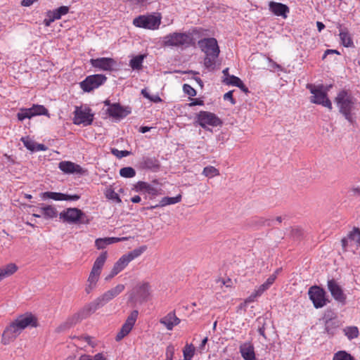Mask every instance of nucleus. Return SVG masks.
<instances>
[{"label": "nucleus", "mask_w": 360, "mask_h": 360, "mask_svg": "<svg viewBox=\"0 0 360 360\" xmlns=\"http://www.w3.org/2000/svg\"><path fill=\"white\" fill-rule=\"evenodd\" d=\"M37 326L38 319L35 315L32 313L21 314L5 328L1 336V343L7 345L13 342L26 328Z\"/></svg>", "instance_id": "1"}, {"label": "nucleus", "mask_w": 360, "mask_h": 360, "mask_svg": "<svg viewBox=\"0 0 360 360\" xmlns=\"http://www.w3.org/2000/svg\"><path fill=\"white\" fill-rule=\"evenodd\" d=\"M114 299L111 295H109V292L106 291L101 296L98 297L93 302L86 304L83 308H82L77 313L73 314L72 316L69 317L66 322L65 325L70 328L77 323L82 321L83 319H85L90 316L92 314H94L97 309L105 306L108 302Z\"/></svg>", "instance_id": "2"}, {"label": "nucleus", "mask_w": 360, "mask_h": 360, "mask_svg": "<svg viewBox=\"0 0 360 360\" xmlns=\"http://www.w3.org/2000/svg\"><path fill=\"white\" fill-rule=\"evenodd\" d=\"M114 299L111 295H109V292L106 291L101 296L98 297L93 302L86 304L83 308H82L77 313L73 314L72 316L69 317L66 322L65 325L70 328L77 323L82 321L83 319H85L90 316L92 314H94L97 309L105 306L108 302Z\"/></svg>", "instance_id": "3"}, {"label": "nucleus", "mask_w": 360, "mask_h": 360, "mask_svg": "<svg viewBox=\"0 0 360 360\" xmlns=\"http://www.w3.org/2000/svg\"><path fill=\"white\" fill-rule=\"evenodd\" d=\"M339 112L351 124L355 122V117L352 111L355 109L356 98L347 91H340L335 100Z\"/></svg>", "instance_id": "4"}, {"label": "nucleus", "mask_w": 360, "mask_h": 360, "mask_svg": "<svg viewBox=\"0 0 360 360\" xmlns=\"http://www.w3.org/2000/svg\"><path fill=\"white\" fill-rule=\"evenodd\" d=\"M194 44L193 37L190 32H174L162 38V46L165 47H175L184 50Z\"/></svg>", "instance_id": "5"}, {"label": "nucleus", "mask_w": 360, "mask_h": 360, "mask_svg": "<svg viewBox=\"0 0 360 360\" xmlns=\"http://www.w3.org/2000/svg\"><path fill=\"white\" fill-rule=\"evenodd\" d=\"M307 88L310 91L312 96L310 97V102L315 104L322 105L328 108L330 110H332V103L329 98L327 97L326 92L323 91V86L322 85L315 86L312 84H307Z\"/></svg>", "instance_id": "6"}, {"label": "nucleus", "mask_w": 360, "mask_h": 360, "mask_svg": "<svg viewBox=\"0 0 360 360\" xmlns=\"http://www.w3.org/2000/svg\"><path fill=\"white\" fill-rule=\"evenodd\" d=\"M161 15H139L133 20V24L138 27L148 30L158 29L161 23Z\"/></svg>", "instance_id": "7"}, {"label": "nucleus", "mask_w": 360, "mask_h": 360, "mask_svg": "<svg viewBox=\"0 0 360 360\" xmlns=\"http://www.w3.org/2000/svg\"><path fill=\"white\" fill-rule=\"evenodd\" d=\"M150 295V285L148 282L137 284L133 290L129 292V302H139L140 303L148 301Z\"/></svg>", "instance_id": "8"}, {"label": "nucleus", "mask_w": 360, "mask_h": 360, "mask_svg": "<svg viewBox=\"0 0 360 360\" xmlns=\"http://www.w3.org/2000/svg\"><path fill=\"white\" fill-rule=\"evenodd\" d=\"M60 217L65 221L72 224H88L89 221L86 214L77 208H68L60 214Z\"/></svg>", "instance_id": "9"}, {"label": "nucleus", "mask_w": 360, "mask_h": 360, "mask_svg": "<svg viewBox=\"0 0 360 360\" xmlns=\"http://www.w3.org/2000/svg\"><path fill=\"white\" fill-rule=\"evenodd\" d=\"M308 295L316 309L324 307L329 302L326 297V291L317 285L309 288Z\"/></svg>", "instance_id": "10"}, {"label": "nucleus", "mask_w": 360, "mask_h": 360, "mask_svg": "<svg viewBox=\"0 0 360 360\" xmlns=\"http://www.w3.org/2000/svg\"><path fill=\"white\" fill-rule=\"evenodd\" d=\"M197 122L203 129H206L207 125L218 127L222 124L221 120L215 114L202 110L197 115Z\"/></svg>", "instance_id": "11"}, {"label": "nucleus", "mask_w": 360, "mask_h": 360, "mask_svg": "<svg viewBox=\"0 0 360 360\" xmlns=\"http://www.w3.org/2000/svg\"><path fill=\"white\" fill-rule=\"evenodd\" d=\"M106 80L107 77L104 75L98 74L90 75L80 82V87L85 92H90L104 84Z\"/></svg>", "instance_id": "12"}, {"label": "nucleus", "mask_w": 360, "mask_h": 360, "mask_svg": "<svg viewBox=\"0 0 360 360\" xmlns=\"http://www.w3.org/2000/svg\"><path fill=\"white\" fill-rule=\"evenodd\" d=\"M198 45L207 56L218 57L220 53L219 47L217 41L215 38L210 37L200 39L198 41Z\"/></svg>", "instance_id": "13"}, {"label": "nucleus", "mask_w": 360, "mask_h": 360, "mask_svg": "<svg viewBox=\"0 0 360 360\" xmlns=\"http://www.w3.org/2000/svg\"><path fill=\"white\" fill-rule=\"evenodd\" d=\"M89 108L83 109L82 107H76L74 117V124H81L84 126L91 124L94 120V114L91 112Z\"/></svg>", "instance_id": "14"}, {"label": "nucleus", "mask_w": 360, "mask_h": 360, "mask_svg": "<svg viewBox=\"0 0 360 360\" xmlns=\"http://www.w3.org/2000/svg\"><path fill=\"white\" fill-rule=\"evenodd\" d=\"M139 311L134 310L131 312L130 315L127 317L125 323L122 325L120 330L117 333L115 340L120 341L127 335L131 330L135 322L137 319Z\"/></svg>", "instance_id": "15"}, {"label": "nucleus", "mask_w": 360, "mask_h": 360, "mask_svg": "<svg viewBox=\"0 0 360 360\" xmlns=\"http://www.w3.org/2000/svg\"><path fill=\"white\" fill-rule=\"evenodd\" d=\"M328 288L330 292L332 297L337 302L340 303L342 305H345L346 304L347 296L343 292L342 288L334 279L328 281Z\"/></svg>", "instance_id": "16"}, {"label": "nucleus", "mask_w": 360, "mask_h": 360, "mask_svg": "<svg viewBox=\"0 0 360 360\" xmlns=\"http://www.w3.org/2000/svg\"><path fill=\"white\" fill-rule=\"evenodd\" d=\"M91 65L95 68L104 71H111L116 65V61L111 58H98L90 60Z\"/></svg>", "instance_id": "17"}, {"label": "nucleus", "mask_w": 360, "mask_h": 360, "mask_svg": "<svg viewBox=\"0 0 360 360\" xmlns=\"http://www.w3.org/2000/svg\"><path fill=\"white\" fill-rule=\"evenodd\" d=\"M269 10L274 15L281 16L283 18H287L288 13L290 12L288 6L282 3L270 1L269 4Z\"/></svg>", "instance_id": "18"}, {"label": "nucleus", "mask_w": 360, "mask_h": 360, "mask_svg": "<svg viewBox=\"0 0 360 360\" xmlns=\"http://www.w3.org/2000/svg\"><path fill=\"white\" fill-rule=\"evenodd\" d=\"M181 320L176 316L174 311L168 313L160 320V323L164 325L169 330L173 329L175 326L179 324Z\"/></svg>", "instance_id": "19"}, {"label": "nucleus", "mask_w": 360, "mask_h": 360, "mask_svg": "<svg viewBox=\"0 0 360 360\" xmlns=\"http://www.w3.org/2000/svg\"><path fill=\"white\" fill-rule=\"evenodd\" d=\"M107 111L110 116L115 118H123L130 113V110L123 108L120 103H113Z\"/></svg>", "instance_id": "20"}, {"label": "nucleus", "mask_w": 360, "mask_h": 360, "mask_svg": "<svg viewBox=\"0 0 360 360\" xmlns=\"http://www.w3.org/2000/svg\"><path fill=\"white\" fill-rule=\"evenodd\" d=\"M240 352L245 360H256L253 345L250 342L240 346Z\"/></svg>", "instance_id": "21"}, {"label": "nucleus", "mask_w": 360, "mask_h": 360, "mask_svg": "<svg viewBox=\"0 0 360 360\" xmlns=\"http://www.w3.org/2000/svg\"><path fill=\"white\" fill-rule=\"evenodd\" d=\"M127 237L117 238V237H108L103 238H97L95 241V245L98 250L104 249L107 245L118 243L120 241L127 240Z\"/></svg>", "instance_id": "22"}, {"label": "nucleus", "mask_w": 360, "mask_h": 360, "mask_svg": "<svg viewBox=\"0 0 360 360\" xmlns=\"http://www.w3.org/2000/svg\"><path fill=\"white\" fill-rule=\"evenodd\" d=\"M328 314H331V316L325 321V331L328 335H333L335 329L339 327V321L335 319V314L333 311H328Z\"/></svg>", "instance_id": "23"}, {"label": "nucleus", "mask_w": 360, "mask_h": 360, "mask_svg": "<svg viewBox=\"0 0 360 360\" xmlns=\"http://www.w3.org/2000/svg\"><path fill=\"white\" fill-rule=\"evenodd\" d=\"M181 200V195H178L176 197H164L162 198V200L160 201L159 204L151 205L147 209L148 210H153L157 207H164L169 205H173L176 204L177 202H179Z\"/></svg>", "instance_id": "24"}, {"label": "nucleus", "mask_w": 360, "mask_h": 360, "mask_svg": "<svg viewBox=\"0 0 360 360\" xmlns=\"http://www.w3.org/2000/svg\"><path fill=\"white\" fill-rule=\"evenodd\" d=\"M339 36L341 41V44L345 47H351L353 46V41L350 34L347 28H342V26L339 25Z\"/></svg>", "instance_id": "25"}, {"label": "nucleus", "mask_w": 360, "mask_h": 360, "mask_svg": "<svg viewBox=\"0 0 360 360\" xmlns=\"http://www.w3.org/2000/svg\"><path fill=\"white\" fill-rule=\"evenodd\" d=\"M141 165L143 167L153 171H157L160 167L158 160L153 157H143Z\"/></svg>", "instance_id": "26"}, {"label": "nucleus", "mask_w": 360, "mask_h": 360, "mask_svg": "<svg viewBox=\"0 0 360 360\" xmlns=\"http://www.w3.org/2000/svg\"><path fill=\"white\" fill-rule=\"evenodd\" d=\"M59 169L65 173L72 174L78 172L80 167L72 162L62 161L59 163Z\"/></svg>", "instance_id": "27"}, {"label": "nucleus", "mask_w": 360, "mask_h": 360, "mask_svg": "<svg viewBox=\"0 0 360 360\" xmlns=\"http://www.w3.org/2000/svg\"><path fill=\"white\" fill-rule=\"evenodd\" d=\"M135 189L136 191H145L146 193L152 195H158V191L156 188L144 181H139L135 185Z\"/></svg>", "instance_id": "28"}, {"label": "nucleus", "mask_w": 360, "mask_h": 360, "mask_svg": "<svg viewBox=\"0 0 360 360\" xmlns=\"http://www.w3.org/2000/svg\"><path fill=\"white\" fill-rule=\"evenodd\" d=\"M107 255L108 253L106 251L101 252V254L95 260L91 270L101 274V269L106 261Z\"/></svg>", "instance_id": "29"}, {"label": "nucleus", "mask_w": 360, "mask_h": 360, "mask_svg": "<svg viewBox=\"0 0 360 360\" xmlns=\"http://www.w3.org/2000/svg\"><path fill=\"white\" fill-rule=\"evenodd\" d=\"M17 266L15 264H9L5 267L0 269V281L6 277H8L17 271Z\"/></svg>", "instance_id": "30"}, {"label": "nucleus", "mask_w": 360, "mask_h": 360, "mask_svg": "<svg viewBox=\"0 0 360 360\" xmlns=\"http://www.w3.org/2000/svg\"><path fill=\"white\" fill-rule=\"evenodd\" d=\"M17 266L15 264H9L5 267L0 269V281L6 277H8L17 271Z\"/></svg>", "instance_id": "31"}, {"label": "nucleus", "mask_w": 360, "mask_h": 360, "mask_svg": "<svg viewBox=\"0 0 360 360\" xmlns=\"http://www.w3.org/2000/svg\"><path fill=\"white\" fill-rule=\"evenodd\" d=\"M349 242L354 243L356 249L360 247V229L359 228H354L353 231L348 234Z\"/></svg>", "instance_id": "32"}, {"label": "nucleus", "mask_w": 360, "mask_h": 360, "mask_svg": "<svg viewBox=\"0 0 360 360\" xmlns=\"http://www.w3.org/2000/svg\"><path fill=\"white\" fill-rule=\"evenodd\" d=\"M131 261L126 256V255H122L114 264L113 268L115 271L120 273L122 271L130 262Z\"/></svg>", "instance_id": "33"}, {"label": "nucleus", "mask_w": 360, "mask_h": 360, "mask_svg": "<svg viewBox=\"0 0 360 360\" xmlns=\"http://www.w3.org/2000/svg\"><path fill=\"white\" fill-rule=\"evenodd\" d=\"M41 214L46 218H54L57 216V211L55 207L51 205L44 206L40 208Z\"/></svg>", "instance_id": "34"}, {"label": "nucleus", "mask_w": 360, "mask_h": 360, "mask_svg": "<svg viewBox=\"0 0 360 360\" xmlns=\"http://www.w3.org/2000/svg\"><path fill=\"white\" fill-rule=\"evenodd\" d=\"M49 13L53 17V19L58 20L63 15H66L69 11V7L62 6L53 11H49Z\"/></svg>", "instance_id": "35"}, {"label": "nucleus", "mask_w": 360, "mask_h": 360, "mask_svg": "<svg viewBox=\"0 0 360 360\" xmlns=\"http://www.w3.org/2000/svg\"><path fill=\"white\" fill-rule=\"evenodd\" d=\"M146 245H142L125 255L130 261H132L133 259L139 257L142 253H143L146 250Z\"/></svg>", "instance_id": "36"}, {"label": "nucleus", "mask_w": 360, "mask_h": 360, "mask_svg": "<svg viewBox=\"0 0 360 360\" xmlns=\"http://www.w3.org/2000/svg\"><path fill=\"white\" fill-rule=\"evenodd\" d=\"M343 331L349 340L356 338L359 334V329L356 326L346 327L344 328Z\"/></svg>", "instance_id": "37"}, {"label": "nucleus", "mask_w": 360, "mask_h": 360, "mask_svg": "<svg viewBox=\"0 0 360 360\" xmlns=\"http://www.w3.org/2000/svg\"><path fill=\"white\" fill-rule=\"evenodd\" d=\"M195 347L193 345L186 344L183 349L184 360H192L194 356Z\"/></svg>", "instance_id": "38"}, {"label": "nucleus", "mask_w": 360, "mask_h": 360, "mask_svg": "<svg viewBox=\"0 0 360 360\" xmlns=\"http://www.w3.org/2000/svg\"><path fill=\"white\" fill-rule=\"evenodd\" d=\"M202 174L208 178H212L219 176V171L213 166H207L203 169Z\"/></svg>", "instance_id": "39"}, {"label": "nucleus", "mask_w": 360, "mask_h": 360, "mask_svg": "<svg viewBox=\"0 0 360 360\" xmlns=\"http://www.w3.org/2000/svg\"><path fill=\"white\" fill-rule=\"evenodd\" d=\"M144 58V56L143 55H139L135 57H134L130 60V66L134 70H139L142 66V63Z\"/></svg>", "instance_id": "40"}, {"label": "nucleus", "mask_w": 360, "mask_h": 360, "mask_svg": "<svg viewBox=\"0 0 360 360\" xmlns=\"http://www.w3.org/2000/svg\"><path fill=\"white\" fill-rule=\"evenodd\" d=\"M33 116L36 115H49L48 110L44 105H36L30 108Z\"/></svg>", "instance_id": "41"}, {"label": "nucleus", "mask_w": 360, "mask_h": 360, "mask_svg": "<svg viewBox=\"0 0 360 360\" xmlns=\"http://www.w3.org/2000/svg\"><path fill=\"white\" fill-rule=\"evenodd\" d=\"M333 360H355V359L345 351H339L334 354Z\"/></svg>", "instance_id": "42"}, {"label": "nucleus", "mask_w": 360, "mask_h": 360, "mask_svg": "<svg viewBox=\"0 0 360 360\" xmlns=\"http://www.w3.org/2000/svg\"><path fill=\"white\" fill-rule=\"evenodd\" d=\"M120 174L124 178H132L136 175V171L131 167H126L120 170Z\"/></svg>", "instance_id": "43"}, {"label": "nucleus", "mask_w": 360, "mask_h": 360, "mask_svg": "<svg viewBox=\"0 0 360 360\" xmlns=\"http://www.w3.org/2000/svg\"><path fill=\"white\" fill-rule=\"evenodd\" d=\"M44 197H46L54 200H64L65 199V194L62 193L56 192H45L44 193Z\"/></svg>", "instance_id": "44"}, {"label": "nucleus", "mask_w": 360, "mask_h": 360, "mask_svg": "<svg viewBox=\"0 0 360 360\" xmlns=\"http://www.w3.org/2000/svg\"><path fill=\"white\" fill-rule=\"evenodd\" d=\"M223 82L228 85H233L235 86H238L239 84L242 82L241 79L236 77L234 75L229 76V78L225 77V79L223 80Z\"/></svg>", "instance_id": "45"}, {"label": "nucleus", "mask_w": 360, "mask_h": 360, "mask_svg": "<svg viewBox=\"0 0 360 360\" xmlns=\"http://www.w3.org/2000/svg\"><path fill=\"white\" fill-rule=\"evenodd\" d=\"M124 288L125 287L123 284H118L115 288L108 290V292H109L110 295L115 298L124 290Z\"/></svg>", "instance_id": "46"}, {"label": "nucleus", "mask_w": 360, "mask_h": 360, "mask_svg": "<svg viewBox=\"0 0 360 360\" xmlns=\"http://www.w3.org/2000/svg\"><path fill=\"white\" fill-rule=\"evenodd\" d=\"M19 120L22 121L26 118H31L33 117V114L30 108L22 109L17 115Z\"/></svg>", "instance_id": "47"}, {"label": "nucleus", "mask_w": 360, "mask_h": 360, "mask_svg": "<svg viewBox=\"0 0 360 360\" xmlns=\"http://www.w3.org/2000/svg\"><path fill=\"white\" fill-rule=\"evenodd\" d=\"M105 194L108 199L115 200L117 202H121L119 195L114 190L111 188L107 189Z\"/></svg>", "instance_id": "48"}, {"label": "nucleus", "mask_w": 360, "mask_h": 360, "mask_svg": "<svg viewBox=\"0 0 360 360\" xmlns=\"http://www.w3.org/2000/svg\"><path fill=\"white\" fill-rule=\"evenodd\" d=\"M217 57H212L211 56H205V59H204V65L207 68H214V65H215V59L217 58Z\"/></svg>", "instance_id": "49"}, {"label": "nucleus", "mask_w": 360, "mask_h": 360, "mask_svg": "<svg viewBox=\"0 0 360 360\" xmlns=\"http://www.w3.org/2000/svg\"><path fill=\"white\" fill-rule=\"evenodd\" d=\"M183 91L185 94H188L190 97H193V96H196V94H197L196 90L188 84H184L183 85Z\"/></svg>", "instance_id": "50"}, {"label": "nucleus", "mask_w": 360, "mask_h": 360, "mask_svg": "<svg viewBox=\"0 0 360 360\" xmlns=\"http://www.w3.org/2000/svg\"><path fill=\"white\" fill-rule=\"evenodd\" d=\"M100 274H101L99 272H95L91 270V273L89 274V276L88 278L87 282L90 283H93L94 285H96V283L98 281Z\"/></svg>", "instance_id": "51"}, {"label": "nucleus", "mask_w": 360, "mask_h": 360, "mask_svg": "<svg viewBox=\"0 0 360 360\" xmlns=\"http://www.w3.org/2000/svg\"><path fill=\"white\" fill-rule=\"evenodd\" d=\"M111 153L117 158H122L128 156L130 154V152L128 150H119L117 148H112Z\"/></svg>", "instance_id": "52"}, {"label": "nucleus", "mask_w": 360, "mask_h": 360, "mask_svg": "<svg viewBox=\"0 0 360 360\" xmlns=\"http://www.w3.org/2000/svg\"><path fill=\"white\" fill-rule=\"evenodd\" d=\"M270 287L264 282L255 290L256 295L261 296Z\"/></svg>", "instance_id": "53"}, {"label": "nucleus", "mask_w": 360, "mask_h": 360, "mask_svg": "<svg viewBox=\"0 0 360 360\" xmlns=\"http://www.w3.org/2000/svg\"><path fill=\"white\" fill-rule=\"evenodd\" d=\"M21 141L23 142L24 146L30 150H34V143L31 141L27 140L26 138H22Z\"/></svg>", "instance_id": "54"}, {"label": "nucleus", "mask_w": 360, "mask_h": 360, "mask_svg": "<svg viewBox=\"0 0 360 360\" xmlns=\"http://www.w3.org/2000/svg\"><path fill=\"white\" fill-rule=\"evenodd\" d=\"M54 20H56L53 19V17L49 13V11H48L46 13V18L44 20V25L46 27H49Z\"/></svg>", "instance_id": "55"}, {"label": "nucleus", "mask_w": 360, "mask_h": 360, "mask_svg": "<svg viewBox=\"0 0 360 360\" xmlns=\"http://www.w3.org/2000/svg\"><path fill=\"white\" fill-rule=\"evenodd\" d=\"M174 353V348L172 345H169L167 347L166 355L167 360H172Z\"/></svg>", "instance_id": "56"}, {"label": "nucleus", "mask_w": 360, "mask_h": 360, "mask_svg": "<svg viewBox=\"0 0 360 360\" xmlns=\"http://www.w3.org/2000/svg\"><path fill=\"white\" fill-rule=\"evenodd\" d=\"M224 99L229 100L233 105L236 104V100L233 97V91H229L227 93H226L224 95Z\"/></svg>", "instance_id": "57"}, {"label": "nucleus", "mask_w": 360, "mask_h": 360, "mask_svg": "<svg viewBox=\"0 0 360 360\" xmlns=\"http://www.w3.org/2000/svg\"><path fill=\"white\" fill-rule=\"evenodd\" d=\"M191 102L189 103L188 104V105L189 107H193V106H195V105H204V101L201 99H199V98H194V99H191Z\"/></svg>", "instance_id": "58"}, {"label": "nucleus", "mask_w": 360, "mask_h": 360, "mask_svg": "<svg viewBox=\"0 0 360 360\" xmlns=\"http://www.w3.org/2000/svg\"><path fill=\"white\" fill-rule=\"evenodd\" d=\"M65 199H64V200H77L80 198V196L77 194H75V195L65 194Z\"/></svg>", "instance_id": "59"}, {"label": "nucleus", "mask_w": 360, "mask_h": 360, "mask_svg": "<svg viewBox=\"0 0 360 360\" xmlns=\"http://www.w3.org/2000/svg\"><path fill=\"white\" fill-rule=\"evenodd\" d=\"M333 53H335V54H338V55H340V52L337 50H334V49H327L326 51H325L324 53H323V56L322 57V59L324 60L326 58V57L328 55V54H333Z\"/></svg>", "instance_id": "60"}, {"label": "nucleus", "mask_w": 360, "mask_h": 360, "mask_svg": "<svg viewBox=\"0 0 360 360\" xmlns=\"http://www.w3.org/2000/svg\"><path fill=\"white\" fill-rule=\"evenodd\" d=\"M302 234V231L299 229H295L292 230V236L294 238H296L297 239H299L301 237Z\"/></svg>", "instance_id": "61"}, {"label": "nucleus", "mask_w": 360, "mask_h": 360, "mask_svg": "<svg viewBox=\"0 0 360 360\" xmlns=\"http://www.w3.org/2000/svg\"><path fill=\"white\" fill-rule=\"evenodd\" d=\"M276 279V274H272L267 278L265 283L270 287L274 283Z\"/></svg>", "instance_id": "62"}, {"label": "nucleus", "mask_w": 360, "mask_h": 360, "mask_svg": "<svg viewBox=\"0 0 360 360\" xmlns=\"http://www.w3.org/2000/svg\"><path fill=\"white\" fill-rule=\"evenodd\" d=\"M349 242V239L348 238V237L343 238L342 239L341 243H342V246L344 251L347 250V247L348 245Z\"/></svg>", "instance_id": "63"}, {"label": "nucleus", "mask_w": 360, "mask_h": 360, "mask_svg": "<svg viewBox=\"0 0 360 360\" xmlns=\"http://www.w3.org/2000/svg\"><path fill=\"white\" fill-rule=\"evenodd\" d=\"M92 360H106V359L102 353H98L92 356Z\"/></svg>", "instance_id": "64"}]
</instances>
